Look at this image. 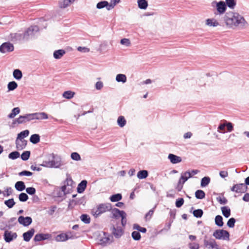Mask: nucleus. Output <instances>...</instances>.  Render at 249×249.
Returning a JSON list of instances; mask_svg holds the SVG:
<instances>
[{"label": "nucleus", "instance_id": "1", "mask_svg": "<svg viewBox=\"0 0 249 249\" xmlns=\"http://www.w3.org/2000/svg\"><path fill=\"white\" fill-rule=\"evenodd\" d=\"M223 18L226 26L229 28L238 26H244L247 24L244 18L237 13L227 12Z\"/></svg>", "mask_w": 249, "mask_h": 249}, {"label": "nucleus", "instance_id": "2", "mask_svg": "<svg viewBox=\"0 0 249 249\" xmlns=\"http://www.w3.org/2000/svg\"><path fill=\"white\" fill-rule=\"evenodd\" d=\"M48 118V114L43 112L26 114L24 115H20L18 118L14 120L12 125V127H14L17 124H19L34 120H44Z\"/></svg>", "mask_w": 249, "mask_h": 249}, {"label": "nucleus", "instance_id": "3", "mask_svg": "<svg viewBox=\"0 0 249 249\" xmlns=\"http://www.w3.org/2000/svg\"><path fill=\"white\" fill-rule=\"evenodd\" d=\"M48 160H44L41 166L47 168H59L64 164L61 158L58 155L52 153L48 156Z\"/></svg>", "mask_w": 249, "mask_h": 249}, {"label": "nucleus", "instance_id": "4", "mask_svg": "<svg viewBox=\"0 0 249 249\" xmlns=\"http://www.w3.org/2000/svg\"><path fill=\"white\" fill-rule=\"evenodd\" d=\"M73 181L70 176H68L66 180L64 181V185L61 189L64 194L70 193L73 188Z\"/></svg>", "mask_w": 249, "mask_h": 249}, {"label": "nucleus", "instance_id": "5", "mask_svg": "<svg viewBox=\"0 0 249 249\" xmlns=\"http://www.w3.org/2000/svg\"><path fill=\"white\" fill-rule=\"evenodd\" d=\"M215 5L217 11V13L214 12L215 15H222L225 12L227 9V6L224 1H220L219 2H216L215 1H213L212 3V5L213 7Z\"/></svg>", "mask_w": 249, "mask_h": 249}, {"label": "nucleus", "instance_id": "6", "mask_svg": "<svg viewBox=\"0 0 249 249\" xmlns=\"http://www.w3.org/2000/svg\"><path fill=\"white\" fill-rule=\"evenodd\" d=\"M213 235L217 239L229 240V232L224 230L215 231Z\"/></svg>", "mask_w": 249, "mask_h": 249}, {"label": "nucleus", "instance_id": "7", "mask_svg": "<svg viewBox=\"0 0 249 249\" xmlns=\"http://www.w3.org/2000/svg\"><path fill=\"white\" fill-rule=\"evenodd\" d=\"M112 209L111 205L110 203L100 204L94 212V215L98 216L101 214L111 210Z\"/></svg>", "mask_w": 249, "mask_h": 249}, {"label": "nucleus", "instance_id": "8", "mask_svg": "<svg viewBox=\"0 0 249 249\" xmlns=\"http://www.w3.org/2000/svg\"><path fill=\"white\" fill-rule=\"evenodd\" d=\"M39 31L37 26H31L23 34L25 40H28L30 36H34L35 34Z\"/></svg>", "mask_w": 249, "mask_h": 249}, {"label": "nucleus", "instance_id": "9", "mask_svg": "<svg viewBox=\"0 0 249 249\" xmlns=\"http://www.w3.org/2000/svg\"><path fill=\"white\" fill-rule=\"evenodd\" d=\"M14 49L13 45L10 42H4L0 46V52L6 53L12 52Z\"/></svg>", "mask_w": 249, "mask_h": 249}, {"label": "nucleus", "instance_id": "10", "mask_svg": "<svg viewBox=\"0 0 249 249\" xmlns=\"http://www.w3.org/2000/svg\"><path fill=\"white\" fill-rule=\"evenodd\" d=\"M111 233L116 238H120L124 233V231L121 227L117 226L115 227L112 226L110 228Z\"/></svg>", "mask_w": 249, "mask_h": 249}, {"label": "nucleus", "instance_id": "11", "mask_svg": "<svg viewBox=\"0 0 249 249\" xmlns=\"http://www.w3.org/2000/svg\"><path fill=\"white\" fill-rule=\"evenodd\" d=\"M3 236L5 241L7 243H9L13 239L17 238V234L16 232H12L11 231L6 230L4 231Z\"/></svg>", "mask_w": 249, "mask_h": 249}, {"label": "nucleus", "instance_id": "12", "mask_svg": "<svg viewBox=\"0 0 249 249\" xmlns=\"http://www.w3.org/2000/svg\"><path fill=\"white\" fill-rule=\"evenodd\" d=\"M18 222L19 224L23 225L25 227L28 226L32 222V219L31 217L26 216L24 217L23 216H20L18 218Z\"/></svg>", "mask_w": 249, "mask_h": 249}, {"label": "nucleus", "instance_id": "13", "mask_svg": "<svg viewBox=\"0 0 249 249\" xmlns=\"http://www.w3.org/2000/svg\"><path fill=\"white\" fill-rule=\"evenodd\" d=\"M10 36L11 40L13 42L25 40L24 35L19 33H12Z\"/></svg>", "mask_w": 249, "mask_h": 249}, {"label": "nucleus", "instance_id": "14", "mask_svg": "<svg viewBox=\"0 0 249 249\" xmlns=\"http://www.w3.org/2000/svg\"><path fill=\"white\" fill-rule=\"evenodd\" d=\"M204 245L209 249L217 248L218 247V245L214 239H211L210 240H204Z\"/></svg>", "mask_w": 249, "mask_h": 249}, {"label": "nucleus", "instance_id": "15", "mask_svg": "<svg viewBox=\"0 0 249 249\" xmlns=\"http://www.w3.org/2000/svg\"><path fill=\"white\" fill-rule=\"evenodd\" d=\"M35 230L34 228L31 229L23 234V238L25 241L29 242L34 234Z\"/></svg>", "mask_w": 249, "mask_h": 249}, {"label": "nucleus", "instance_id": "16", "mask_svg": "<svg viewBox=\"0 0 249 249\" xmlns=\"http://www.w3.org/2000/svg\"><path fill=\"white\" fill-rule=\"evenodd\" d=\"M27 143V141L25 140L17 139L16 141V147L18 150H22L26 147Z\"/></svg>", "mask_w": 249, "mask_h": 249}, {"label": "nucleus", "instance_id": "17", "mask_svg": "<svg viewBox=\"0 0 249 249\" xmlns=\"http://www.w3.org/2000/svg\"><path fill=\"white\" fill-rule=\"evenodd\" d=\"M51 235L49 234H36L34 237V241L36 242L41 241L42 240H44L46 239H48L50 237Z\"/></svg>", "mask_w": 249, "mask_h": 249}, {"label": "nucleus", "instance_id": "18", "mask_svg": "<svg viewBox=\"0 0 249 249\" xmlns=\"http://www.w3.org/2000/svg\"><path fill=\"white\" fill-rule=\"evenodd\" d=\"M168 159L170 160L171 162L173 164H176L180 162L182 160L181 157L173 154H169Z\"/></svg>", "mask_w": 249, "mask_h": 249}, {"label": "nucleus", "instance_id": "19", "mask_svg": "<svg viewBox=\"0 0 249 249\" xmlns=\"http://www.w3.org/2000/svg\"><path fill=\"white\" fill-rule=\"evenodd\" d=\"M87 180H83L78 184L77 188V192L78 193H82L85 191L87 187Z\"/></svg>", "mask_w": 249, "mask_h": 249}, {"label": "nucleus", "instance_id": "20", "mask_svg": "<svg viewBox=\"0 0 249 249\" xmlns=\"http://www.w3.org/2000/svg\"><path fill=\"white\" fill-rule=\"evenodd\" d=\"M235 186L237 193H244L247 191V187L244 183L237 184Z\"/></svg>", "mask_w": 249, "mask_h": 249}, {"label": "nucleus", "instance_id": "21", "mask_svg": "<svg viewBox=\"0 0 249 249\" xmlns=\"http://www.w3.org/2000/svg\"><path fill=\"white\" fill-rule=\"evenodd\" d=\"M192 177V175H191L190 171H187L181 174L179 179L182 181L183 183H184L189 178Z\"/></svg>", "mask_w": 249, "mask_h": 249}, {"label": "nucleus", "instance_id": "22", "mask_svg": "<svg viewBox=\"0 0 249 249\" xmlns=\"http://www.w3.org/2000/svg\"><path fill=\"white\" fill-rule=\"evenodd\" d=\"M122 212H124L123 211H120L117 208L111 209V213L112 214V217L113 218L118 219L121 216Z\"/></svg>", "mask_w": 249, "mask_h": 249}, {"label": "nucleus", "instance_id": "23", "mask_svg": "<svg viewBox=\"0 0 249 249\" xmlns=\"http://www.w3.org/2000/svg\"><path fill=\"white\" fill-rule=\"evenodd\" d=\"M138 7L141 9H146L148 5L146 0H137Z\"/></svg>", "mask_w": 249, "mask_h": 249}, {"label": "nucleus", "instance_id": "24", "mask_svg": "<svg viewBox=\"0 0 249 249\" xmlns=\"http://www.w3.org/2000/svg\"><path fill=\"white\" fill-rule=\"evenodd\" d=\"M104 235L105 236L101 238L100 240L101 245H106L107 244L110 243L112 242V237H111L110 238L109 236H107L105 234V233H104Z\"/></svg>", "mask_w": 249, "mask_h": 249}, {"label": "nucleus", "instance_id": "25", "mask_svg": "<svg viewBox=\"0 0 249 249\" xmlns=\"http://www.w3.org/2000/svg\"><path fill=\"white\" fill-rule=\"evenodd\" d=\"M70 238V237L68 236V234L62 233L56 236L55 240L57 242H63L65 241Z\"/></svg>", "mask_w": 249, "mask_h": 249}, {"label": "nucleus", "instance_id": "26", "mask_svg": "<svg viewBox=\"0 0 249 249\" xmlns=\"http://www.w3.org/2000/svg\"><path fill=\"white\" fill-rule=\"evenodd\" d=\"M15 187L17 190L20 192L24 190L26 187L24 182L22 181H18L16 183Z\"/></svg>", "mask_w": 249, "mask_h": 249}, {"label": "nucleus", "instance_id": "27", "mask_svg": "<svg viewBox=\"0 0 249 249\" xmlns=\"http://www.w3.org/2000/svg\"><path fill=\"white\" fill-rule=\"evenodd\" d=\"M75 0H63L59 2V6L61 8H65L72 3Z\"/></svg>", "mask_w": 249, "mask_h": 249}, {"label": "nucleus", "instance_id": "28", "mask_svg": "<svg viewBox=\"0 0 249 249\" xmlns=\"http://www.w3.org/2000/svg\"><path fill=\"white\" fill-rule=\"evenodd\" d=\"M148 176V173L147 170H141L137 173V178L140 179L146 178Z\"/></svg>", "mask_w": 249, "mask_h": 249}, {"label": "nucleus", "instance_id": "29", "mask_svg": "<svg viewBox=\"0 0 249 249\" xmlns=\"http://www.w3.org/2000/svg\"><path fill=\"white\" fill-rule=\"evenodd\" d=\"M206 24L209 26L216 27L219 23L214 18H208L206 20Z\"/></svg>", "mask_w": 249, "mask_h": 249}, {"label": "nucleus", "instance_id": "30", "mask_svg": "<svg viewBox=\"0 0 249 249\" xmlns=\"http://www.w3.org/2000/svg\"><path fill=\"white\" fill-rule=\"evenodd\" d=\"M30 141L33 144H36L40 141V136L38 134H35L31 135Z\"/></svg>", "mask_w": 249, "mask_h": 249}, {"label": "nucleus", "instance_id": "31", "mask_svg": "<svg viewBox=\"0 0 249 249\" xmlns=\"http://www.w3.org/2000/svg\"><path fill=\"white\" fill-rule=\"evenodd\" d=\"M65 53V51L64 50L55 51L53 53V57L57 59H60Z\"/></svg>", "mask_w": 249, "mask_h": 249}, {"label": "nucleus", "instance_id": "32", "mask_svg": "<svg viewBox=\"0 0 249 249\" xmlns=\"http://www.w3.org/2000/svg\"><path fill=\"white\" fill-rule=\"evenodd\" d=\"M109 6V3L107 1H101L98 2L96 5V7L98 9H102L104 7H106L107 9L108 10V7Z\"/></svg>", "mask_w": 249, "mask_h": 249}, {"label": "nucleus", "instance_id": "33", "mask_svg": "<svg viewBox=\"0 0 249 249\" xmlns=\"http://www.w3.org/2000/svg\"><path fill=\"white\" fill-rule=\"evenodd\" d=\"M221 211L223 215L226 218L229 217L231 215V210L228 207H221Z\"/></svg>", "mask_w": 249, "mask_h": 249}, {"label": "nucleus", "instance_id": "34", "mask_svg": "<svg viewBox=\"0 0 249 249\" xmlns=\"http://www.w3.org/2000/svg\"><path fill=\"white\" fill-rule=\"evenodd\" d=\"M215 224L218 227H222L224 223L223 221V217L220 215H217L215 217Z\"/></svg>", "mask_w": 249, "mask_h": 249}, {"label": "nucleus", "instance_id": "35", "mask_svg": "<svg viewBox=\"0 0 249 249\" xmlns=\"http://www.w3.org/2000/svg\"><path fill=\"white\" fill-rule=\"evenodd\" d=\"M19 108L18 107H15L12 110L11 112L8 115V117L9 118H14L17 114L19 113Z\"/></svg>", "mask_w": 249, "mask_h": 249}, {"label": "nucleus", "instance_id": "36", "mask_svg": "<svg viewBox=\"0 0 249 249\" xmlns=\"http://www.w3.org/2000/svg\"><path fill=\"white\" fill-rule=\"evenodd\" d=\"M13 76L17 80L21 79L22 77L21 71L18 69L15 70L13 71Z\"/></svg>", "mask_w": 249, "mask_h": 249}, {"label": "nucleus", "instance_id": "37", "mask_svg": "<svg viewBox=\"0 0 249 249\" xmlns=\"http://www.w3.org/2000/svg\"><path fill=\"white\" fill-rule=\"evenodd\" d=\"M126 120L123 116H120L117 119V124L121 127H124L126 124Z\"/></svg>", "mask_w": 249, "mask_h": 249}, {"label": "nucleus", "instance_id": "38", "mask_svg": "<svg viewBox=\"0 0 249 249\" xmlns=\"http://www.w3.org/2000/svg\"><path fill=\"white\" fill-rule=\"evenodd\" d=\"M29 134V131L28 130H25L23 131H21L18 135V137L17 139L21 140L25 137H27Z\"/></svg>", "mask_w": 249, "mask_h": 249}, {"label": "nucleus", "instance_id": "39", "mask_svg": "<svg viewBox=\"0 0 249 249\" xmlns=\"http://www.w3.org/2000/svg\"><path fill=\"white\" fill-rule=\"evenodd\" d=\"M211 179L209 177H205L201 179V186L205 187L207 186L210 182Z\"/></svg>", "mask_w": 249, "mask_h": 249}, {"label": "nucleus", "instance_id": "40", "mask_svg": "<svg viewBox=\"0 0 249 249\" xmlns=\"http://www.w3.org/2000/svg\"><path fill=\"white\" fill-rule=\"evenodd\" d=\"M116 80L118 82L125 83L126 81V77L124 74H118L116 75Z\"/></svg>", "mask_w": 249, "mask_h": 249}, {"label": "nucleus", "instance_id": "41", "mask_svg": "<svg viewBox=\"0 0 249 249\" xmlns=\"http://www.w3.org/2000/svg\"><path fill=\"white\" fill-rule=\"evenodd\" d=\"M195 196L196 198L202 199L205 196V193L201 190H198L195 193Z\"/></svg>", "mask_w": 249, "mask_h": 249}, {"label": "nucleus", "instance_id": "42", "mask_svg": "<svg viewBox=\"0 0 249 249\" xmlns=\"http://www.w3.org/2000/svg\"><path fill=\"white\" fill-rule=\"evenodd\" d=\"M80 219L85 224H89L90 222V218L87 214H82L80 216Z\"/></svg>", "mask_w": 249, "mask_h": 249}, {"label": "nucleus", "instance_id": "43", "mask_svg": "<svg viewBox=\"0 0 249 249\" xmlns=\"http://www.w3.org/2000/svg\"><path fill=\"white\" fill-rule=\"evenodd\" d=\"M122 198V196L121 194H116L112 195L110 197V200L112 202H117L120 200Z\"/></svg>", "mask_w": 249, "mask_h": 249}, {"label": "nucleus", "instance_id": "44", "mask_svg": "<svg viewBox=\"0 0 249 249\" xmlns=\"http://www.w3.org/2000/svg\"><path fill=\"white\" fill-rule=\"evenodd\" d=\"M18 87V84L15 81L10 82L7 85L9 91L14 90Z\"/></svg>", "mask_w": 249, "mask_h": 249}, {"label": "nucleus", "instance_id": "45", "mask_svg": "<svg viewBox=\"0 0 249 249\" xmlns=\"http://www.w3.org/2000/svg\"><path fill=\"white\" fill-rule=\"evenodd\" d=\"M20 156L19 153L18 151H13L8 155V158L10 159L15 160L18 158Z\"/></svg>", "mask_w": 249, "mask_h": 249}, {"label": "nucleus", "instance_id": "46", "mask_svg": "<svg viewBox=\"0 0 249 249\" xmlns=\"http://www.w3.org/2000/svg\"><path fill=\"white\" fill-rule=\"evenodd\" d=\"M74 95V92L71 91H65L63 94V96L66 99H70L72 98Z\"/></svg>", "mask_w": 249, "mask_h": 249}, {"label": "nucleus", "instance_id": "47", "mask_svg": "<svg viewBox=\"0 0 249 249\" xmlns=\"http://www.w3.org/2000/svg\"><path fill=\"white\" fill-rule=\"evenodd\" d=\"M193 215L196 218H200L203 214V211L201 209H197L193 211Z\"/></svg>", "mask_w": 249, "mask_h": 249}, {"label": "nucleus", "instance_id": "48", "mask_svg": "<svg viewBox=\"0 0 249 249\" xmlns=\"http://www.w3.org/2000/svg\"><path fill=\"white\" fill-rule=\"evenodd\" d=\"M133 227L134 229L137 230L138 231L141 232L142 233H145L147 231L145 228L141 227L137 224H134Z\"/></svg>", "mask_w": 249, "mask_h": 249}, {"label": "nucleus", "instance_id": "49", "mask_svg": "<svg viewBox=\"0 0 249 249\" xmlns=\"http://www.w3.org/2000/svg\"><path fill=\"white\" fill-rule=\"evenodd\" d=\"M4 204L9 208H12L15 204V202L13 198H11L4 201Z\"/></svg>", "mask_w": 249, "mask_h": 249}, {"label": "nucleus", "instance_id": "50", "mask_svg": "<svg viewBox=\"0 0 249 249\" xmlns=\"http://www.w3.org/2000/svg\"><path fill=\"white\" fill-rule=\"evenodd\" d=\"M132 237L134 240L138 241L141 239V236L140 232L138 231H134L132 233Z\"/></svg>", "mask_w": 249, "mask_h": 249}, {"label": "nucleus", "instance_id": "51", "mask_svg": "<svg viewBox=\"0 0 249 249\" xmlns=\"http://www.w3.org/2000/svg\"><path fill=\"white\" fill-rule=\"evenodd\" d=\"M57 209V207L55 205L51 206L49 207V210L47 211V213L50 216H52L56 211Z\"/></svg>", "mask_w": 249, "mask_h": 249}, {"label": "nucleus", "instance_id": "52", "mask_svg": "<svg viewBox=\"0 0 249 249\" xmlns=\"http://www.w3.org/2000/svg\"><path fill=\"white\" fill-rule=\"evenodd\" d=\"M18 198L20 201L25 202L28 199L29 197L26 193H21L19 195Z\"/></svg>", "mask_w": 249, "mask_h": 249}, {"label": "nucleus", "instance_id": "53", "mask_svg": "<svg viewBox=\"0 0 249 249\" xmlns=\"http://www.w3.org/2000/svg\"><path fill=\"white\" fill-rule=\"evenodd\" d=\"M30 156V152L29 151H26L23 152L21 155V158L23 160H27L29 159Z\"/></svg>", "mask_w": 249, "mask_h": 249}, {"label": "nucleus", "instance_id": "54", "mask_svg": "<svg viewBox=\"0 0 249 249\" xmlns=\"http://www.w3.org/2000/svg\"><path fill=\"white\" fill-rule=\"evenodd\" d=\"M226 4L230 8H233L236 5L235 0H226Z\"/></svg>", "mask_w": 249, "mask_h": 249}, {"label": "nucleus", "instance_id": "55", "mask_svg": "<svg viewBox=\"0 0 249 249\" xmlns=\"http://www.w3.org/2000/svg\"><path fill=\"white\" fill-rule=\"evenodd\" d=\"M235 219L233 217L230 218L227 222V226L229 228H233L235 225Z\"/></svg>", "mask_w": 249, "mask_h": 249}, {"label": "nucleus", "instance_id": "56", "mask_svg": "<svg viewBox=\"0 0 249 249\" xmlns=\"http://www.w3.org/2000/svg\"><path fill=\"white\" fill-rule=\"evenodd\" d=\"M71 158L74 160L78 161L81 160V157L80 155L76 152H73L71 154Z\"/></svg>", "mask_w": 249, "mask_h": 249}, {"label": "nucleus", "instance_id": "57", "mask_svg": "<svg viewBox=\"0 0 249 249\" xmlns=\"http://www.w3.org/2000/svg\"><path fill=\"white\" fill-rule=\"evenodd\" d=\"M121 217L122 218L121 224L123 226H125L126 224V213L125 212H122Z\"/></svg>", "mask_w": 249, "mask_h": 249}, {"label": "nucleus", "instance_id": "58", "mask_svg": "<svg viewBox=\"0 0 249 249\" xmlns=\"http://www.w3.org/2000/svg\"><path fill=\"white\" fill-rule=\"evenodd\" d=\"M120 0H111L110 3H109L108 10L113 9L115 5L120 2Z\"/></svg>", "mask_w": 249, "mask_h": 249}, {"label": "nucleus", "instance_id": "59", "mask_svg": "<svg viewBox=\"0 0 249 249\" xmlns=\"http://www.w3.org/2000/svg\"><path fill=\"white\" fill-rule=\"evenodd\" d=\"M184 199L183 198H179L176 200V206L177 208L181 207L184 203Z\"/></svg>", "mask_w": 249, "mask_h": 249}, {"label": "nucleus", "instance_id": "60", "mask_svg": "<svg viewBox=\"0 0 249 249\" xmlns=\"http://www.w3.org/2000/svg\"><path fill=\"white\" fill-rule=\"evenodd\" d=\"M26 192L29 195H33L36 193V189L33 187H28L26 189Z\"/></svg>", "mask_w": 249, "mask_h": 249}, {"label": "nucleus", "instance_id": "61", "mask_svg": "<svg viewBox=\"0 0 249 249\" xmlns=\"http://www.w3.org/2000/svg\"><path fill=\"white\" fill-rule=\"evenodd\" d=\"M217 201L221 204H226L228 202L227 199L225 197H221L220 196L216 198Z\"/></svg>", "mask_w": 249, "mask_h": 249}, {"label": "nucleus", "instance_id": "62", "mask_svg": "<svg viewBox=\"0 0 249 249\" xmlns=\"http://www.w3.org/2000/svg\"><path fill=\"white\" fill-rule=\"evenodd\" d=\"M120 43L122 45H124L126 46H129L131 43L129 39L123 38L121 40Z\"/></svg>", "mask_w": 249, "mask_h": 249}, {"label": "nucleus", "instance_id": "63", "mask_svg": "<svg viewBox=\"0 0 249 249\" xmlns=\"http://www.w3.org/2000/svg\"><path fill=\"white\" fill-rule=\"evenodd\" d=\"M33 175V173L31 172L24 170L22 172H20L18 173V175L19 176H31Z\"/></svg>", "mask_w": 249, "mask_h": 249}, {"label": "nucleus", "instance_id": "64", "mask_svg": "<svg viewBox=\"0 0 249 249\" xmlns=\"http://www.w3.org/2000/svg\"><path fill=\"white\" fill-rule=\"evenodd\" d=\"M190 249H199V245L197 243H190L189 244Z\"/></svg>", "mask_w": 249, "mask_h": 249}]
</instances>
